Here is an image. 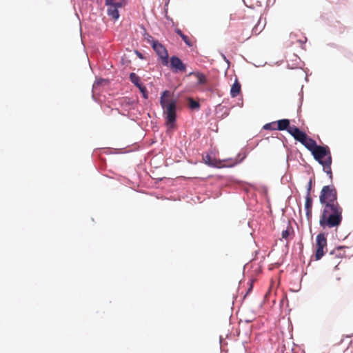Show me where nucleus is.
Returning <instances> with one entry per match:
<instances>
[{
    "label": "nucleus",
    "instance_id": "f257e3e1",
    "mask_svg": "<svg viewBox=\"0 0 353 353\" xmlns=\"http://www.w3.org/2000/svg\"><path fill=\"white\" fill-rule=\"evenodd\" d=\"M323 210L320 216L319 224L323 228L338 227L342 221L343 209L337 201V192L332 185L323 186L319 196Z\"/></svg>",
    "mask_w": 353,
    "mask_h": 353
},
{
    "label": "nucleus",
    "instance_id": "f03ea898",
    "mask_svg": "<svg viewBox=\"0 0 353 353\" xmlns=\"http://www.w3.org/2000/svg\"><path fill=\"white\" fill-rule=\"evenodd\" d=\"M170 92L168 90L164 91L160 98V104L163 108L167 125L172 127L176 117V100L170 99Z\"/></svg>",
    "mask_w": 353,
    "mask_h": 353
},
{
    "label": "nucleus",
    "instance_id": "7ed1b4c3",
    "mask_svg": "<svg viewBox=\"0 0 353 353\" xmlns=\"http://www.w3.org/2000/svg\"><path fill=\"white\" fill-rule=\"evenodd\" d=\"M314 158L323 165V171L326 172L330 179H332L331 170L332 157L327 146L317 145L312 152Z\"/></svg>",
    "mask_w": 353,
    "mask_h": 353
},
{
    "label": "nucleus",
    "instance_id": "20e7f679",
    "mask_svg": "<svg viewBox=\"0 0 353 353\" xmlns=\"http://www.w3.org/2000/svg\"><path fill=\"white\" fill-rule=\"evenodd\" d=\"M152 47L153 50L158 54L159 58L161 59L162 64L164 65H168L169 61V55L168 50L160 42L157 40H152Z\"/></svg>",
    "mask_w": 353,
    "mask_h": 353
},
{
    "label": "nucleus",
    "instance_id": "39448f33",
    "mask_svg": "<svg viewBox=\"0 0 353 353\" xmlns=\"http://www.w3.org/2000/svg\"><path fill=\"white\" fill-rule=\"evenodd\" d=\"M316 250L315 254V258L316 260H319L324 255V248L327 247V239L324 234L320 233L316 236Z\"/></svg>",
    "mask_w": 353,
    "mask_h": 353
},
{
    "label": "nucleus",
    "instance_id": "423d86ee",
    "mask_svg": "<svg viewBox=\"0 0 353 353\" xmlns=\"http://www.w3.org/2000/svg\"><path fill=\"white\" fill-rule=\"evenodd\" d=\"M105 5L108 6V15L112 17L114 20H117L119 17L118 9L122 8L123 6L122 1H115L114 3H110V4Z\"/></svg>",
    "mask_w": 353,
    "mask_h": 353
},
{
    "label": "nucleus",
    "instance_id": "0eeeda50",
    "mask_svg": "<svg viewBox=\"0 0 353 353\" xmlns=\"http://www.w3.org/2000/svg\"><path fill=\"white\" fill-rule=\"evenodd\" d=\"M170 67L174 72H185L186 70L185 65L176 56H172L170 57Z\"/></svg>",
    "mask_w": 353,
    "mask_h": 353
},
{
    "label": "nucleus",
    "instance_id": "6e6552de",
    "mask_svg": "<svg viewBox=\"0 0 353 353\" xmlns=\"http://www.w3.org/2000/svg\"><path fill=\"white\" fill-rule=\"evenodd\" d=\"M288 132L294 138L295 140L299 141L301 143L307 137V135L303 131L300 130L295 125L289 128Z\"/></svg>",
    "mask_w": 353,
    "mask_h": 353
},
{
    "label": "nucleus",
    "instance_id": "1a4fd4ad",
    "mask_svg": "<svg viewBox=\"0 0 353 353\" xmlns=\"http://www.w3.org/2000/svg\"><path fill=\"white\" fill-rule=\"evenodd\" d=\"M301 143L311 152L318 145L316 141L308 136L301 142Z\"/></svg>",
    "mask_w": 353,
    "mask_h": 353
},
{
    "label": "nucleus",
    "instance_id": "9d476101",
    "mask_svg": "<svg viewBox=\"0 0 353 353\" xmlns=\"http://www.w3.org/2000/svg\"><path fill=\"white\" fill-rule=\"evenodd\" d=\"M276 129L278 130H287L292 126L290 125V120L287 119L279 120L276 123Z\"/></svg>",
    "mask_w": 353,
    "mask_h": 353
},
{
    "label": "nucleus",
    "instance_id": "9b49d317",
    "mask_svg": "<svg viewBox=\"0 0 353 353\" xmlns=\"http://www.w3.org/2000/svg\"><path fill=\"white\" fill-rule=\"evenodd\" d=\"M241 90V86L238 79H236L230 90V95L232 97H237Z\"/></svg>",
    "mask_w": 353,
    "mask_h": 353
},
{
    "label": "nucleus",
    "instance_id": "f8f14e48",
    "mask_svg": "<svg viewBox=\"0 0 353 353\" xmlns=\"http://www.w3.org/2000/svg\"><path fill=\"white\" fill-rule=\"evenodd\" d=\"M203 159L205 164L210 166H218L217 161L215 159H212L210 155L207 154Z\"/></svg>",
    "mask_w": 353,
    "mask_h": 353
},
{
    "label": "nucleus",
    "instance_id": "ddd939ff",
    "mask_svg": "<svg viewBox=\"0 0 353 353\" xmlns=\"http://www.w3.org/2000/svg\"><path fill=\"white\" fill-rule=\"evenodd\" d=\"M190 74H194L196 77L198 79V83L199 84H205L206 83V77L205 76L200 72H191Z\"/></svg>",
    "mask_w": 353,
    "mask_h": 353
},
{
    "label": "nucleus",
    "instance_id": "4468645a",
    "mask_svg": "<svg viewBox=\"0 0 353 353\" xmlns=\"http://www.w3.org/2000/svg\"><path fill=\"white\" fill-rule=\"evenodd\" d=\"M130 79L137 87L139 86L141 83H140L141 80L138 75L135 73L132 72L130 74Z\"/></svg>",
    "mask_w": 353,
    "mask_h": 353
},
{
    "label": "nucleus",
    "instance_id": "2eb2a0df",
    "mask_svg": "<svg viewBox=\"0 0 353 353\" xmlns=\"http://www.w3.org/2000/svg\"><path fill=\"white\" fill-rule=\"evenodd\" d=\"M312 199L311 195H306L305 208V210H312Z\"/></svg>",
    "mask_w": 353,
    "mask_h": 353
},
{
    "label": "nucleus",
    "instance_id": "dca6fc26",
    "mask_svg": "<svg viewBox=\"0 0 353 353\" xmlns=\"http://www.w3.org/2000/svg\"><path fill=\"white\" fill-rule=\"evenodd\" d=\"M188 104L191 109H198L200 107L199 102L194 101L192 98L188 99Z\"/></svg>",
    "mask_w": 353,
    "mask_h": 353
},
{
    "label": "nucleus",
    "instance_id": "f3484780",
    "mask_svg": "<svg viewBox=\"0 0 353 353\" xmlns=\"http://www.w3.org/2000/svg\"><path fill=\"white\" fill-rule=\"evenodd\" d=\"M290 231H292V228L289 226L286 230H283L281 233L282 238L287 239L290 234Z\"/></svg>",
    "mask_w": 353,
    "mask_h": 353
},
{
    "label": "nucleus",
    "instance_id": "a211bd4d",
    "mask_svg": "<svg viewBox=\"0 0 353 353\" xmlns=\"http://www.w3.org/2000/svg\"><path fill=\"white\" fill-rule=\"evenodd\" d=\"M263 129H265V130H277L276 127V122L266 123L263 126Z\"/></svg>",
    "mask_w": 353,
    "mask_h": 353
},
{
    "label": "nucleus",
    "instance_id": "6ab92c4d",
    "mask_svg": "<svg viewBox=\"0 0 353 353\" xmlns=\"http://www.w3.org/2000/svg\"><path fill=\"white\" fill-rule=\"evenodd\" d=\"M181 39H183V41L185 42V43L190 46V47H192L193 46V43L191 41V40L190 39V38L186 36L185 34H183L182 37H181Z\"/></svg>",
    "mask_w": 353,
    "mask_h": 353
},
{
    "label": "nucleus",
    "instance_id": "aec40b11",
    "mask_svg": "<svg viewBox=\"0 0 353 353\" xmlns=\"http://www.w3.org/2000/svg\"><path fill=\"white\" fill-rule=\"evenodd\" d=\"M312 185V179H310L307 184L306 195H311Z\"/></svg>",
    "mask_w": 353,
    "mask_h": 353
},
{
    "label": "nucleus",
    "instance_id": "412c9836",
    "mask_svg": "<svg viewBox=\"0 0 353 353\" xmlns=\"http://www.w3.org/2000/svg\"><path fill=\"white\" fill-rule=\"evenodd\" d=\"M105 80L104 79H100L99 81H97L94 85H93V89H97V87L102 83V82H104Z\"/></svg>",
    "mask_w": 353,
    "mask_h": 353
},
{
    "label": "nucleus",
    "instance_id": "4be33fe9",
    "mask_svg": "<svg viewBox=\"0 0 353 353\" xmlns=\"http://www.w3.org/2000/svg\"><path fill=\"white\" fill-rule=\"evenodd\" d=\"M137 88H139L142 94H145V92H147L146 88L142 84H141L139 86H137Z\"/></svg>",
    "mask_w": 353,
    "mask_h": 353
},
{
    "label": "nucleus",
    "instance_id": "5701e85b",
    "mask_svg": "<svg viewBox=\"0 0 353 353\" xmlns=\"http://www.w3.org/2000/svg\"><path fill=\"white\" fill-rule=\"evenodd\" d=\"M305 214L307 220H310L312 218V210H305Z\"/></svg>",
    "mask_w": 353,
    "mask_h": 353
},
{
    "label": "nucleus",
    "instance_id": "b1692460",
    "mask_svg": "<svg viewBox=\"0 0 353 353\" xmlns=\"http://www.w3.org/2000/svg\"><path fill=\"white\" fill-rule=\"evenodd\" d=\"M175 32H176L178 35H179L181 37L184 34L182 32V31H181L180 29H179V28H176V29H175Z\"/></svg>",
    "mask_w": 353,
    "mask_h": 353
},
{
    "label": "nucleus",
    "instance_id": "393cba45",
    "mask_svg": "<svg viewBox=\"0 0 353 353\" xmlns=\"http://www.w3.org/2000/svg\"><path fill=\"white\" fill-rule=\"evenodd\" d=\"M252 282H253L252 281H250V288H248V290L246 294H248V293H250L252 291Z\"/></svg>",
    "mask_w": 353,
    "mask_h": 353
},
{
    "label": "nucleus",
    "instance_id": "a878e982",
    "mask_svg": "<svg viewBox=\"0 0 353 353\" xmlns=\"http://www.w3.org/2000/svg\"><path fill=\"white\" fill-rule=\"evenodd\" d=\"M105 4H110V3H114V0H105Z\"/></svg>",
    "mask_w": 353,
    "mask_h": 353
},
{
    "label": "nucleus",
    "instance_id": "bb28decb",
    "mask_svg": "<svg viewBox=\"0 0 353 353\" xmlns=\"http://www.w3.org/2000/svg\"><path fill=\"white\" fill-rule=\"evenodd\" d=\"M143 96L144 98L147 99V92H145V94H143Z\"/></svg>",
    "mask_w": 353,
    "mask_h": 353
}]
</instances>
